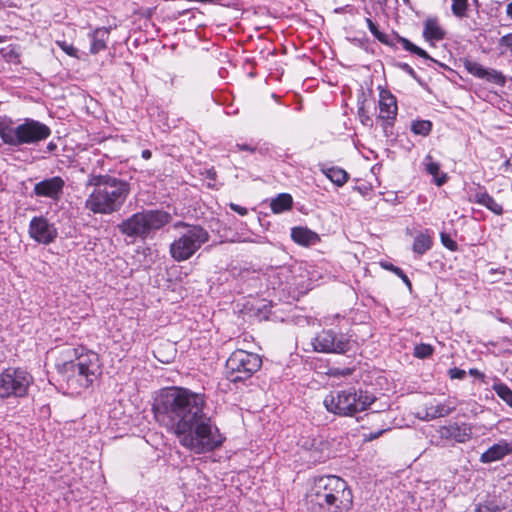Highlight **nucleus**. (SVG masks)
<instances>
[{
  "label": "nucleus",
  "mask_w": 512,
  "mask_h": 512,
  "mask_svg": "<svg viewBox=\"0 0 512 512\" xmlns=\"http://www.w3.org/2000/svg\"><path fill=\"white\" fill-rule=\"evenodd\" d=\"M205 406L204 394L171 387L160 394L153 411L160 425L172 432L183 447L202 454L220 447L225 439L204 411Z\"/></svg>",
  "instance_id": "nucleus-1"
},
{
  "label": "nucleus",
  "mask_w": 512,
  "mask_h": 512,
  "mask_svg": "<svg viewBox=\"0 0 512 512\" xmlns=\"http://www.w3.org/2000/svg\"><path fill=\"white\" fill-rule=\"evenodd\" d=\"M64 361L58 364L61 385L66 394L77 396L91 388L102 375L99 355L83 346L66 347Z\"/></svg>",
  "instance_id": "nucleus-2"
},
{
  "label": "nucleus",
  "mask_w": 512,
  "mask_h": 512,
  "mask_svg": "<svg viewBox=\"0 0 512 512\" xmlns=\"http://www.w3.org/2000/svg\"><path fill=\"white\" fill-rule=\"evenodd\" d=\"M87 186L94 189L85 200V208L94 214L110 215L118 212L130 194V183L110 175L91 174Z\"/></svg>",
  "instance_id": "nucleus-3"
},
{
  "label": "nucleus",
  "mask_w": 512,
  "mask_h": 512,
  "mask_svg": "<svg viewBox=\"0 0 512 512\" xmlns=\"http://www.w3.org/2000/svg\"><path fill=\"white\" fill-rule=\"evenodd\" d=\"M306 499L313 512H349L353 505L347 482L335 475L315 478Z\"/></svg>",
  "instance_id": "nucleus-4"
},
{
  "label": "nucleus",
  "mask_w": 512,
  "mask_h": 512,
  "mask_svg": "<svg viewBox=\"0 0 512 512\" xmlns=\"http://www.w3.org/2000/svg\"><path fill=\"white\" fill-rule=\"evenodd\" d=\"M51 133L49 126L32 118H24L20 123L7 116L0 118V138L8 146L38 144L49 138Z\"/></svg>",
  "instance_id": "nucleus-5"
},
{
  "label": "nucleus",
  "mask_w": 512,
  "mask_h": 512,
  "mask_svg": "<svg viewBox=\"0 0 512 512\" xmlns=\"http://www.w3.org/2000/svg\"><path fill=\"white\" fill-rule=\"evenodd\" d=\"M172 220V215L164 210L149 209L132 214L118 224L121 234L132 239L145 240Z\"/></svg>",
  "instance_id": "nucleus-6"
},
{
  "label": "nucleus",
  "mask_w": 512,
  "mask_h": 512,
  "mask_svg": "<svg viewBox=\"0 0 512 512\" xmlns=\"http://www.w3.org/2000/svg\"><path fill=\"white\" fill-rule=\"evenodd\" d=\"M376 400L375 396L354 387L331 391L323 400L328 412L338 416H354L370 407Z\"/></svg>",
  "instance_id": "nucleus-7"
},
{
  "label": "nucleus",
  "mask_w": 512,
  "mask_h": 512,
  "mask_svg": "<svg viewBox=\"0 0 512 512\" xmlns=\"http://www.w3.org/2000/svg\"><path fill=\"white\" fill-rule=\"evenodd\" d=\"M173 228L180 229L169 246L170 256L176 262L190 259L210 238L208 231L201 225L177 221Z\"/></svg>",
  "instance_id": "nucleus-8"
},
{
  "label": "nucleus",
  "mask_w": 512,
  "mask_h": 512,
  "mask_svg": "<svg viewBox=\"0 0 512 512\" xmlns=\"http://www.w3.org/2000/svg\"><path fill=\"white\" fill-rule=\"evenodd\" d=\"M262 366V358L252 352L236 349L226 360V373L233 383L250 379Z\"/></svg>",
  "instance_id": "nucleus-9"
},
{
  "label": "nucleus",
  "mask_w": 512,
  "mask_h": 512,
  "mask_svg": "<svg viewBox=\"0 0 512 512\" xmlns=\"http://www.w3.org/2000/svg\"><path fill=\"white\" fill-rule=\"evenodd\" d=\"M33 376L24 368L9 367L0 373V398H22L33 384Z\"/></svg>",
  "instance_id": "nucleus-10"
},
{
  "label": "nucleus",
  "mask_w": 512,
  "mask_h": 512,
  "mask_svg": "<svg viewBox=\"0 0 512 512\" xmlns=\"http://www.w3.org/2000/svg\"><path fill=\"white\" fill-rule=\"evenodd\" d=\"M311 344L316 352L344 354L351 349V338L345 333L324 329L312 339Z\"/></svg>",
  "instance_id": "nucleus-11"
},
{
  "label": "nucleus",
  "mask_w": 512,
  "mask_h": 512,
  "mask_svg": "<svg viewBox=\"0 0 512 512\" xmlns=\"http://www.w3.org/2000/svg\"><path fill=\"white\" fill-rule=\"evenodd\" d=\"M366 23L372 35L382 44L393 48H396L397 44H401L404 50L412 54H415L425 60H428L432 63H438V61L433 59L424 49L416 46L407 38H404L398 35L397 33H392L389 35L381 32L378 29L377 25L370 18L366 19Z\"/></svg>",
  "instance_id": "nucleus-12"
},
{
  "label": "nucleus",
  "mask_w": 512,
  "mask_h": 512,
  "mask_svg": "<svg viewBox=\"0 0 512 512\" xmlns=\"http://www.w3.org/2000/svg\"><path fill=\"white\" fill-rule=\"evenodd\" d=\"M29 237L38 244L50 245L58 238V229L44 215L33 216L28 226Z\"/></svg>",
  "instance_id": "nucleus-13"
},
{
  "label": "nucleus",
  "mask_w": 512,
  "mask_h": 512,
  "mask_svg": "<svg viewBox=\"0 0 512 512\" xmlns=\"http://www.w3.org/2000/svg\"><path fill=\"white\" fill-rule=\"evenodd\" d=\"M398 114L396 97L388 90L381 89L379 93V115L384 132L387 133L394 125Z\"/></svg>",
  "instance_id": "nucleus-14"
},
{
  "label": "nucleus",
  "mask_w": 512,
  "mask_h": 512,
  "mask_svg": "<svg viewBox=\"0 0 512 512\" xmlns=\"http://www.w3.org/2000/svg\"><path fill=\"white\" fill-rule=\"evenodd\" d=\"M464 68L469 74L476 78L484 79L500 87H503L506 84V76L501 71L493 68H485L476 61H464Z\"/></svg>",
  "instance_id": "nucleus-15"
},
{
  "label": "nucleus",
  "mask_w": 512,
  "mask_h": 512,
  "mask_svg": "<svg viewBox=\"0 0 512 512\" xmlns=\"http://www.w3.org/2000/svg\"><path fill=\"white\" fill-rule=\"evenodd\" d=\"M65 187V181L60 176H54L46 178L34 185L33 193L37 197L50 198L54 201H58Z\"/></svg>",
  "instance_id": "nucleus-16"
},
{
  "label": "nucleus",
  "mask_w": 512,
  "mask_h": 512,
  "mask_svg": "<svg viewBox=\"0 0 512 512\" xmlns=\"http://www.w3.org/2000/svg\"><path fill=\"white\" fill-rule=\"evenodd\" d=\"M438 434L442 440L465 443L471 439L472 429L467 423H451L441 426L438 430Z\"/></svg>",
  "instance_id": "nucleus-17"
},
{
  "label": "nucleus",
  "mask_w": 512,
  "mask_h": 512,
  "mask_svg": "<svg viewBox=\"0 0 512 512\" xmlns=\"http://www.w3.org/2000/svg\"><path fill=\"white\" fill-rule=\"evenodd\" d=\"M456 409L455 404L450 401L438 402L432 401L425 405L423 414L419 417L423 420L430 421L436 418L445 417Z\"/></svg>",
  "instance_id": "nucleus-18"
},
{
  "label": "nucleus",
  "mask_w": 512,
  "mask_h": 512,
  "mask_svg": "<svg viewBox=\"0 0 512 512\" xmlns=\"http://www.w3.org/2000/svg\"><path fill=\"white\" fill-rule=\"evenodd\" d=\"M470 201L486 207L496 215H502L504 212L502 205L497 203L495 199L488 194L484 186H477L475 191L471 194Z\"/></svg>",
  "instance_id": "nucleus-19"
},
{
  "label": "nucleus",
  "mask_w": 512,
  "mask_h": 512,
  "mask_svg": "<svg viewBox=\"0 0 512 512\" xmlns=\"http://www.w3.org/2000/svg\"><path fill=\"white\" fill-rule=\"evenodd\" d=\"M512 453V441L508 442L507 440H500L498 443H495L490 448H488L482 455L480 456V461L482 463H491L498 460H501L505 456Z\"/></svg>",
  "instance_id": "nucleus-20"
},
{
  "label": "nucleus",
  "mask_w": 512,
  "mask_h": 512,
  "mask_svg": "<svg viewBox=\"0 0 512 512\" xmlns=\"http://www.w3.org/2000/svg\"><path fill=\"white\" fill-rule=\"evenodd\" d=\"M111 28L98 27L89 33L90 53L95 55L107 48Z\"/></svg>",
  "instance_id": "nucleus-21"
},
{
  "label": "nucleus",
  "mask_w": 512,
  "mask_h": 512,
  "mask_svg": "<svg viewBox=\"0 0 512 512\" xmlns=\"http://www.w3.org/2000/svg\"><path fill=\"white\" fill-rule=\"evenodd\" d=\"M292 240L302 246H310L319 242L320 238L317 233L307 227H293L291 229Z\"/></svg>",
  "instance_id": "nucleus-22"
},
{
  "label": "nucleus",
  "mask_w": 512,
  "mask_h": 512,
  "mask_svg": "<svg viewBox=\"0 0 512 512\" xmlns=\"http://www.w3.org/2000/svg\"><path fill=\"white\" fill-rule=\"evenodd\" d=\"M423 37L426 41L434 43L445 37V31L439 25L437 18H428L424 22Z\"/></svg>",
  "instance_id": "nucleus-23"
},
{
  "label": "nucleus",
  "mask_w": 512,
  "mask_h": 512,
  "mask_svg": "<svg viewBox=\"0 0 512 512\" xmlns=\"http://www.w3.org/2000/svg\"><path fill=\"white\" fill-rule=\"evenodd\" d=\"M423 165H424L425 171L434 177V181L437 186H442L446 182V180H447L446 174L440 175V165L438 162L433 161V158L431 155H427L424 158Z\"/></svg>",
  "instance_id": "nucleus-24"
},
{
  "label": "nucleus",
  "mask_w": 512,
  "mask_h": 512,
  "mask_svg": "<svg viewBox=\"0 0 512 512\" xmlns=\"http://www.w3.org/2000/svg\"><path fill=\"white\" fill-rule=\"evenodd\" d=\"M293 198L288 193H281L273 198L270 203V208L273 213L280 214L292 208Z\"/></svg>",
  "instance_id": "nucleus-25"
},
{
  "label": "nucleus",
  "mask_w": 512,
  "mask_h": 512,
  "mask_svg": "<svg viewBox=\"0 0 512 512\" xmlns=\"http://www.w3.org/2000/svg\"><path fill=\"white\" fill-rule=\"evenodd\" d=\"M232 151H246L250 154L259 153L261 155H266L270 151V145L266 142L261 143L260 141L254 143H236Z\"/></svg>",
  "instance_id": "nucleus-26"
},
{
  "label": "nucleus",
  "mask_w": 512,
  "mask_h": 512,
  "mask_svg": "<svg viewBox=\"0 0 512 512\" xmlns=\"http://www.w3.org/2000/svg\"><path fill=\"white\" fill-rule=\"evenodd\" d=\"M325 176L338 187L343 186L348 181V173L339 167H330L323 170Z\"/></svg>",
  "instance_id": "nucleus-27"
},
{
  "label": "nucleus",
  "mask_w": 512,
  "mask_h": 512,
  "mask_svg": "<svg viewBox=\"0 0 512 512\" xmlns=\"http://www.w3.org/2000/svg\"><path fill=\"white\" fill-rule=\"evenodd\" d=\"M432 238L427 233L418 234L413 242L412 250L418 255L425 254L432 247Z\"/></svg>",
  "instance_id": "nucleus-28"
},
{
  "label": "nucleus",
  "mask_w": 512,
  "mask_h": 512,
  "mask_svg": "<svg viewBox=\"0 0 512 512\" xmlns=\"http://www.w3.org/2000/svg\"><path fill=\"white\" fill-rule=\"evenodd\" d=\"M492 389L501 400L512 408V390L506 384L497 379L492 385Z\"/></svg>",
  "instance_id": "nucleus-29"
},
{
  "label": "nucleus",
  "mask_w": 512,
  "mask_h": 512,
  "mask_svg": "<svg viewBox=\"0 0 512 512\" xmlns=\"http://www.w3.org/2000/svg\"><path fill=\"white\" fill-rule=\"evenodd\" d=\"M433 124L429 120L417 119L412 121L410 129L415 135L426 137L432 131Z\"/></svg>",
  "instance_id": "nucleus-30"
},
{
  "label": "nucleus",
  "mask_w": 512,
  "mask_h": 512,
  "mask_svg": "<svg viewBox=\"0 0 512 512\" xmlns=\"http://www.w3.org/2000/svg\"><path fill=\"white\" fill-rule=\"evenodd\" d=\"M451 2V10L454 16L461 19L467 17L468 0H451Z\"/></svg>",
  "instance_id": "nucleus-31"
},
{
  "label": "nucleus",
  "mask_w": 512,
  "mask_h": 512,
  "mask_svg": "<svg viewBox=\"0 0 512 512\" xmlns=\"http://www.w3.org/2000/svg\"><path fill=\"white\" fill-rule=\"evenodd\" d=\"M381 265L386 270L392 271L394 274H396V276L400 277L402 279V281L405 283V285L408 287L409 290L412 289V283H411L410 279L408 278V276L404 273V271L401 268L394 266L391 263H382Z\"/></svg>",
  "instance_id": "nucleus-32"
},
{
  "label": "nucleus",
  "mask_w": 512,
  "mask_h": 512,
  "mask_svg": "<svg viewBox=\"0 0 512 512\" xmlns=\"http://www.w3.org/2000/svg\"><path fill=\"white\" fill-rule=\"evenodd\" d=\"M434 352L433 346L426 343L418 344L414 347V356L419 359H425L430 357Z\"/></svg>",
  "instance_id": "nucleus-33"
},
{
  "label": "nucleus",
  "mask_w": 512,
  "mask_h": 512,
  "mask_svg": "<svg viewBox=\"0 0 512 512\" xmlns=\"http://www.w3.org/2000/svg\"><path fill=\"white\" fill-rule=\"evenodd\" d=\"M501 54L509 53L512 56V33L505 34L499 39Z\"/></svg>",
  "instance_id": "nucleus-34"
},
{
  "label": "nucleus",
  "mask_w": 512,
  "mask_h": 512,
  "mask_svg": "<svg viewBox=\"0 0 512 512\" xmlns=\"http://www.w3.org/2000/svg\"><path fill=\"white\" fill-rule=\"evenodd\" d=\"M440 238L443 246L449 249L450 251H456L458 249L457 243L448 234L441 233Z\"/></svg>",
  "instance_id": "nucleus-35"
},
{
  "label": "nucleus",
  "mask_w": 512,
  "mask_h": 512,
  "mask_svg": "<svg viewBox=\"0 0 512 512\" xmlns=\"http://www.w3.org/2000/svg\"><path fill=\"white\" fill-rule=\"evenodd\" d=\"M498 507L493 502H484L476 505L474 512H497Z\"/></svg>",
  "instance_id": "nucleus-36"
},
{
  "label": "nucleus",
  "mask_w": 512,
  "mask_h": 512,
  "mask_svg": "<svg viewBox=\"0 0 512 512\" xmlns=\"http://www.w3.org/2000/svg\"><path fill=\"white\" fill-rule=\"evenodd\" d=\"M58 46L69 56L78 57V49L65 41L57 42Z\"/></svg>",
  "instance_id": "nucleus-37"
},
{
  "label": "nucleus",
  "mask_w": 512,
  "mask_h": 512,
  "mask_svg": "<svg viewBox=\"0 0 512 512\" xmlns=\"http://www.w3.org/2000/svg\"><path fill=\"white\" fill-rule=\"evenodd\" d=\"M396 66L401 69L403 72L411 76L413 79L417 80L418 76L415 72V70L408 64L404 62H399L396 64Z\"/></svg>",
  "instance_id": "nucleus-38"
},
{
  "label": "nucleus",
  "mask_w": 512,
  "mask_h": 512,
  "mask_svg": "<svg viewBox=\"0 0 512 512\" xmlns=\"http://www.w3.org/2000/svg\"><path fill=\"white\" fill-rule=\"evenodd\" d=\"M358 115H359L360 121L363 125H366V126L372 125V120L369 117V115H367L363 106L358 108Z\"/></svg>",
  "instance_id": "nucleus-39"
},
{
  "label": "nucleus",
  "mask_w": 512,
  "mask_h": 512,
  "mask_svg": "<svg viewBox=\"0 0 512 512\" xmlns=\"http://www.w3.org/2000/svg\"><path fill=\"white\" fill-rule=\"evenodd\" d=\"M448 374H449L451 379H459V380L464 379L465 376H466L465 370H462V369L457 368V367L451 368L449 370Z\"/></svg>",
  "instance_id": "nucleus-40"
},
{
  "label": "nucleus",
  "mask_w": 512,
  "mask_h": 512,
  "mask_svg": "<svg viewBox=\"0 0 512 512\" xmlns=\"http://www.w3.org/2000/svg\"><path fill=\"white\" fill-rule=\"evenodd\" d=\"M353 373V370L351 368H331L330 369V375L331 376H349Z\"/></svg>",
  "instance_id": "nucleus-41"
},
{
  "label": "nucleus",
  "mask_w": 512,
  "mask_h": 512,
  "mask_svg": "<svg viewBox=\"0 0 512 512\" xmlns=\"http://www.w3.org/2000/svg\"><path fill=\"white\" fill-rule=\"evenodd\" d=\"M229 207L231 208V210H233L234 212L238 213L241 216H245L248 214V209L238 204L230 203Z\"/></svg>",
  "instance_id": "nucleus-42"
},
{
  "label": "nucleus",
  "mask_w": 512,
  "mask_h": 512,
  "mask_svg": "<svg viewBox=\"0 0 512 512\" xmlns=\"http://www.w3.org/2000/svg\"><path fill=\"white\" fill-rule=\"evenodd\" d=\"M469 374H470L471 376L475 377V378L480 379V380H481L482 382H484V383L486 382V381H485V378H486L485 374H484L483 372L479 371V370H478V369H476V368H471V369L469 370Z\"/></svg>",
  "instance_id": "nucleus-43"
},
{
  "label": "nucleus",
  "mask_w": 512,
  "mask_h": 512,
  "mask_svg": "<svg viewBox=\"0 0 512 512\" xmlns=\"http://www.w3.org/2000/svg\"><path fill=\"white\" fill-rule=\"evenodd\" d=\"M386 431V429H382V430H378L376 432H370L369 434H365L364 437H365V440H368V441H372L374 439H377L378 437H380L384 432Z\"/></svg>",
  "instance_id": "nucleus-44"
},
{
  "label": "nucleus",
  "mask_w": 512,
  "mask_h": 512,
  "mask_svg": "<svg viewBox=\"0 0 512 512\" xmlns=\"http://www.w3.org/2000/svg\"><path fill=\"white\" fill-rule=\"evenodd\" d=\"M289 274H290V271H289V270H287V269H281L279 272H277V274H276V275H277V277H278L279 279L284 278L285 280H287V279H288V277H289Z\"/></svg>",
  "instance_id": "nucleus-45"
},
{
  "label": "nucleus",
  "mask_w": 512,
  "mask_h": 512,
  "mask_svg": "<svg viewBox=\"0 0 512 512\" xmlns=\"http://www.w3.org/2000/svg\"><path fill=\"white\" fill-rule=\"evenodd\" d=\"M506 15L509 19L512 20V0H508L507 6H506Z\"/></svg>",
  "instance_id": "nucleus-46"
},
{
  "label": "nucleus",
  "mask_w": 512,
  "mask_h": 512,
  "mask_svg": "<svg viewBox=\"0 0 512 512\" xmlns=\"http://www.w3.org/2000/svg\"><path fill=\"white\" fill-rule=\"evenodd\" d=\"M141 156H142L143 159L148 160V159L151 158L152 153H151L150 150L145 149V150L142 151Z\"/></svg>",
  "instance_id": "nucleus-47"
},
{
  "label": "nucleus",
  "mask_w": 512,
  "mask_h": 512,
  "mask_svg": "<svg viewBox=\"0 0 512 512\" xmlns=\"http://www.w3.org/2000/svg\"><path fill=\"white\" fill-rule=\"evenodd\" d=\"M57 148V145L54 142H50L47 145V150L49 152H53Z\"/></svg>",
  "instance_id": "nucleus-48"
},
{
  "label": "nucleus",
  "mask_w": 512,
  "mask_h": 512,
  "mask_svg": "<svg viewBox=\"0 0 512 512\" xmlns=\"http://www.w3.org/2000/svg\"><path fill=\"white\" fill-rule=\"evenodd\" d=\"M6 41V37L0 35V43H3Z\"/></svg>",
  "instance_id": "nucleus-49"
},
{
  "label": "nucleus",
  "mask_w": 512,
  "mask_h": 512,
  "mask_svg": "<svg viewBox=\"0 0 512 512\" xmlns=\"http://www.w3.org/2000/svg\"><path fill=\"white\" fill-rule=\"evenodd\" d=\"M403 1H404L405 3H408V2H409V0H403Z\"/></svg>",
  "instance_id": "nucleus-50"
}]
</instances>
